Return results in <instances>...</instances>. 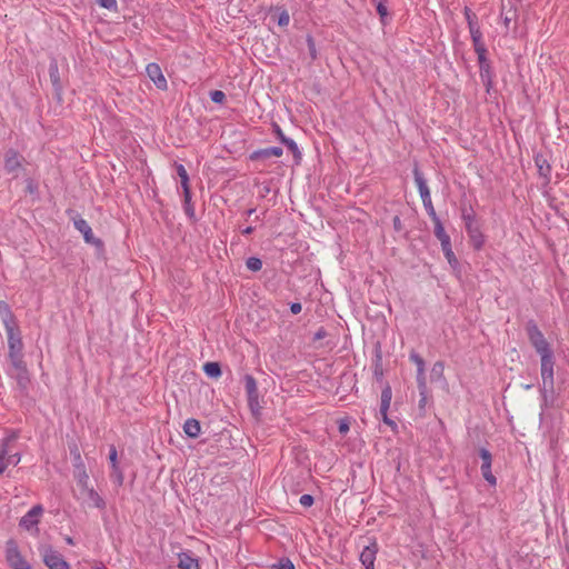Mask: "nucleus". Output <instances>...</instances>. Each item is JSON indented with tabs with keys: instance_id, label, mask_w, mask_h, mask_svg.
Returning a JSON list of instances; mask_svg holds the SVG:
<instances>
[{
	"instance_id": "nucleus-1",
	"label": "nucleus",
	"mask_w": 569,
	"mask_h": 569,
	"mask_svg": "<svg viewBox=\"0 0 569 569\" xmlns=\"http://www.w3.org/2000/svg\"><path fill=\"white\" fill-rule=\"evenodd\" d=\"M19 438L17 430H11L0 441V475L4 472L8 466L12 462L18 465L21 461L19 453H11V448Z\"/></svg>"
},
{
	"instance_id": "nucleus-2",
	"label": "nucleus",
	"mask_w": 569,
	"mask_h": 569,
	"mask_svg": "<svg viewBox=\"0 0 569 569\" xmlns=\"http://www.w3.org/2000/svg\"><path fill=\"white\" fill-rule=\"evenodd\" d=\"M527 336L529 341L535 347L536 351L540 356H551V350L549 348V343L545 339V336L538 328L537 323L533 320H529L526 325Z\"/></svg>"
},
{
	"instance_id": "nucleus-3",
	"label": "nucleus",
	"mask_w": 569,
	"mask_h": 569,
	"mask_svg": "<svg viewBox=\"0 0 569 569\" xmlns=\"http://www.w3.org/2000/svg\"><path fill=\"white\" fill-rule=\"evenodd\" d=\"M6 559L12 569H31L14 540H9L6 543Z\"/></svg>"
},
{
	"instance_id": "nucleus-4",
	"label": "nucleus",
	"mask_w": 569,
	"mask_h": 569,
	"mask_svg": "<svg viewBox=\"0 0 569 569\" xmlns=\"http://www.w3.org/2000/svg\"><path fill=\"white\" fill-rule=\"evenodd\" d=\"M42 513L43 508L40 505L34 506L21 518L20 527L28 531L32 529L38 531L37 525L39 523Z\"/></svg>"
},
{
	"instance_id": "nucleus-5",
	"label": "nucleus",
	"mask_w": 569,
	"mask_h": 569,
	"mask_svg": "<svg viewBox=\"0 0 569 569\" xmlns=\"http://www.w3.org/2000/svg\"><path fill=\"white\" fill-rule=\"evenodd\" d=\"M43 561L49 569H70V566L62 556L50 548L42 552Z\"/></svg>"
},
{
	"instance_id": "nucleus-6",
	"label": "nucleus",
	"mask_w": 569,
	"mask_h": 569,
	"mask_svg": "<svg viewBox=\"0 0 569 569\" xmlns=\"http://www.w3.org/2000/svg\"><path fill=\"white\" fill-rule=\"evenodd\" d=\"M79 499L86 502L88 507L103 509L106 506L103 499L92 487H86L84 490H80Z\"/></svg>"
},
{
	"instance_id": "nucleus-7",
	"label": "nucleus",
	"mask_w": 569,
	"mask_h": 569,
	"mask_svg": "<svg viewBox=\"0 0 569 569\" xmlns=\"http://www.w3.org/2000/svg\"><path fill=\"white\" fill-rule=\"evenodd\" d=\"M8 343L10 348V356H14L21 350L22 341L18 325L6 327Z\"/></svg>"
},
{
	"instance_id": "nucleus-8",
	"label": "nucleus",
	"mask_w": 569,
	"mask_h": 569,
	"mask_svg": "<svg viewBox=\"0 0 569 569\" xmlns=\"http://www.w3.org/2000/svg\"><path fill=\"white\" fill-rule=\"evenodd\" d=\"M480 457L482 459V465H481V473H482V477L491 485V486H496L497 483V479L496 477L493 476V473L491 472V453L482 448L480 449Z\"/></svg>"
},
{
	"instance_id": "nucleus-9",
	"label": "nucleus",
	"mask_w": 569,
	"mask_h": 569,
	"mask_svg": "<svg viewBox=\"0 0 569 569\" xmlns=\"http://www.w3.org/2000/svg\"><path fill=\"white\" fill-rule=\"evenodd\" d=\"M146 71H147V74L148 77L153 81V83L156 84V87L158 89H161V90H164L167 89V80L164 78V76L162 74V71H161V68L159 67V64L152 62V63H149L146 68Z\"/></svg>"
},
{
	"instance_id": "nucleus-10",
	"label": "nucleus",
	"mask_w": 569,
	"mask_h": 569,
	"mask_svg": "<svg viewBox=\"0 0 569 569\" xmlns=\"http://www.w3.org/2000/svg\"><path fill=\"white\" fill-rule=\"evenodd\" d=\"M74 228L82 233L87 243L99 244L101 241L93 236L92 229L83 218L73 220Z\"/></svg>"
},
{
	"instance_id": "nucleus-11",
	"label": "nucleus",
	"mask_w": 569,
	"mask_h": 569,
	"mask_svg": "<svg viewBox=\"0 0 569 569\" xmlns=\"http://www.w3.org/2000/svg\"><path fill=\"white\" fill-rule=\"evenodd\" d=\"M378 552V545L373 541L370 546L363 548L360 553V561L366 569H375V560Z\"/></svg>"
},
{
	"instance_id": "nucleus-12",
	"label": "nucleus",
	"mask_w": 569,
	"mask_h": 569,
	"mask_svg": "<svg viewBox=\"0 0 569 569\" xmlns=\"http://www.w3.org/2000/svg\"><path fill=\"white\" fill-rule=\"evenodd\" d=\"M23 158L18 151L9 149L4 156V168L8 172H14L22 166Z\"/></svg>"
},
{
	"instance_id": "nucleus-13",
	"label": "nucleus",
	"mask_w": 569,
	"mask_h": 569,
	"mask_svg": "<svg viewBox=\"0 0 569 569\" xmlns=\"http://www.w3.org/2000/svg\"><path fill=\"white\" fill-rule=\"evenodd\" d=\"M13 369H14V371L12 372V375L17 378L19 385L22 388H26L27 385L29 383V376L27 373V369L23 366V361L21 358L14 359Z\"/></svg>"
},
{
	"instance_id": "nucleus-14",
	"label": "nucleus",
	"mask_w": 569,
	"mask_h": 569,
	"mask_svg": "<svg viewBox=\"0 0 569 569\" xmlns=\"http://www.w3.org/2000/svg\"><path fill=\"white\" fill-rule=\"evenodd\" d=\"M283 153V150L282 148L280 147H269V148H264V149H259V150H256L253 151L251 154H250V159L251 160H260V159H268L270 157H281Z\"/></svg>"
},
{
	"instance_id": "nucleus-15",
	"label": "nucleus",
	"mask_w": 569,
	"mask_h": 569,
	"mask_svg": "<svg viewBox=\"0 0 569 569\" xmlns=\"http://www.w3.org/2000/svg\"><path fill=\"white\" fill-rule=\"evenodd\" d=\"M465 16L468 21L469 31L471 34L472 42L478 41L481 39L482 34L481 31L477 24V17L476 14L468 8L465 9Z\"/></svg>"
},
{
	"instance_id": "nucleus-16",
	"label": "nucleus",
	"mask_w": 569,
	"mask_h": 569,
	"mask_svg": "<svg viewBox=\"0 0 569 569\" xmlns=\"http://www.w3.org/2000/svg\"><path fill=\"white\" fill-rule=\"evenodd\" d=\"M466 230L470 238L471 244L473 246L475 249L479 250L483 246V242H485V237L480 230L479 224L478 223L475 226L469 224L468 228H466Z\"/></svg>"
},
{
	"instance_id": "nucleus-17",
	"label": "nucleus",
	"mask_w": 569,
	"mask_h": 569,
	"mask_svg": "<svg viewBox=\"0 0 569 569\" xmlns=\"http://www.w3.org/2000/svg\"><path fill=\"white\" fill-rule=\"evenodd\" d=\"M179 569H200L198 559L193 558L189 552L178 553Z\"/></svg>"
},
{
	"instance_id": "nucleus-18",
	"label": "nucleus",
	"mask_w": 569,
	"mask_h": 569,
	"mask_svg": "<svg viewBox=\"0 0 569 569\" xmlns=\"http://www.w3.org/2000/svg\"><path fill=\"white\" fill-rule=\"evenodd\" d=\"M0 318L4 325V328L17 323L16 317L12 313L10 306L6 301H0Z\"/></svg>"
},
{
	"instance_id": "nucleus-19",
	"label": "nucleus",
	"mask_w": 569,
	"mask_h": 569,
	"mask_svg": "<svg viewBox=\"0 0 569 569\" xmlns=\"http://www.w3.org/2000/svg\"><path fill=\"white\" fill-rule=\"evenodd\" d=\"M412 172H413L415 182H416V184L418 187L420 197L429 196L430 194V190H429V188L427 186V181L423 178V174L420 172L418 166H415Z\"/></svg>"
},
{
	"instance_id": "nucleus-20",
	"label": "nucleus",
	"mask_w": 569,
	"mask_h": 569,
	"mask_svg": "<svg viewBox=\"0 0 569 569\" xmlns=\"http://www.w3.org/2000/svg\"><path fill=\"white\" fill-rule=\"evenodd\" d=\"M49 76H50V80H51V83H52L54 90L57 92L61 91L62 86H61V81H60V72H59V67H58V63L56 60L51 61V63L49 66Z\"/></svg>"
},
{
	"instance_id": "nucleus-21",
	"label": "nucleus",
	"mask_w": 569,
	"mask_h": 569,
	"mask_svg": "<svg viewBox=\"0 0 569 569\" xmlns=\"http://www.w3.org/2000/svg\"><path fill=\"white\" fill-rule=\"evenodd\" d=\"M183 431L188 437L197 438L201 431L200 422L197 419L186 420Z\"/></svg>"
},
{
	"instance_id": "nucleus-22",
	"label": "nucleus",
	"mask_w": 569,
	"mask_h": 569,
	"mask_svg": "<svg viewBox=\"0 0 569 569\" xmlns=\"http://www.w3.org/2000/svg\"><path fill=\"white\" fill-rule=\"evenodd\" d=\"M535 163L538 168L539 174L546 179H549L551 173V166L549 164L548 160L542 156H537L535 158Z\"/></svg>"
},
{
	"instance_id": "nucleus-23",
	"label": "nucleus",
	"mask_w": 569,
	"mask_h": 569,
	"mask_svg": "<svg viewBox=\"0 0 569 569\" xmlns=\"http://www.w3.org/2000/svg\"><path fill=\"white\" fill-rule=\"evenodd\" d=\"M391 399H392V390H391V387L389 385H387L381 391L380 413L388 412V410L390 408Z\"/></svg>"
},
{
	"instance_id": "nucleus-24",
	"label": "nucleus",
	"mask_w": 569,
	"mask_h": 569,
	"mask_svg": "<svg viewBox=\"0 0 569 569\" xmlns=\"http://www.w3.org/2000/svg\"><path fill=\"white\" fill-rule=\"evenodd\" d=\"M432 222L435 224V236L440 241V243L443 244V243L450 242L451 241L450 237L446 232L445 227H443L441 220L437 219V220H433Z\"/></svg>"
},
{
	"instance_id": "nucleus-25",
	"label": "nucleus",
	"mask_w": 569,
	"mask_h": 569,
	"mask_svg": "<svg viewBox=\"0 0 569 569\" xmlns=\"http://www.w3.org/2000/svg\"><path fill=\"white\" fill-rule=\"evenodd\" d=\"M441 249H442V252H443L447 261L449 262V264L452 268H457L459 263H458V259L456 258L455 252L452 251L451 241L441 244Z\"/></svg>"
},
{
	"instance_id": "nucleus-26",
	"label": "nucleus",
	"mask_w": 569,
	"mask_h": 569,
	"mask_svg": "<svg viewBox=\"0 0 569 569\" xmlns=\"http://www.w3.org/2000/svg\"><path fill=\"white\" fill-rule=\"evenodd\" d=\"M373 3H375V7H376V10L380 17V21L382 24H386L387 23V18H388V8L386 6V1L385 0H372Z\"/></svg>"
},
{
	"instance_id": "nucleus-27",
	"label": "nucleus",
	"mask_w": 569,
	"mask_h": 569,
	"mask_svg": "<svg viewBox=\"0 0 569 569\" xmlns=\"http://www.w3.org/2000/svg\"><path fill=\"white\" fill-rule=\"evenodd\" d=\"M421 200H422L423 207H425L428 216L431 218V220L433 221V220L439 219V217L437 216V212L435 210L432 200H431V194L421 197Z\"/></svg>"
},
{
	"instance_id": "nucleus-28",
	"label": "nucleus",
	"mask_w": 569,
	"mask_h": 569,
	"mask_svg": "<svg viewBox=\"0 0 569 569\" xmlns=\"http://www.w3.org/2000/svg\"><path fill=\"white\" fill-rule=\"evenodd\" d=\"M541 375H542V378H543L545 381L547 379L552 381V362H551V358H542Z\"/></svg>"
},
{
	"instance_id": "nucleus-29",
	"label": "nucleus",
	"mask_w": 569,
	"mask_h": 569,
	"mask_svg": "<svg viewBox=\"0 0 569 569\" xmlns=\"http://www.w3.org/2000/svg\"><path fill=\"white\" fill-rule=\"evenodd\" d=\"M203 370L210 378H218L221 375V369L218 362H207L203 366Z\"/></svg>"
},
{
	"instance_id": "nucleus-30",
	"label": "nucleus",
	"mask_w": 569,
	"mask_h": 569,
	"mask_svg": "<svg viewBox=\"0 0 569 569\" xmlns=\"http://www.w3.org/2000/svg\"><path fill=\"white\" fill-rule=\"evenodd\" d=\"M462 220L465 222V227L468 228V226H475L477 224V221H476V213L475 211L470 208L469 210L463 208L462 209Z\"/></svg>"
},
{
	"instance_id": "nucleus-31",
	"label": "nucleus",
	"mask_w": 569,
	"mask_h": 569,
	"mask_svg": "<svg viewBox=\"0 0 569 569\" xmlns=\"http://www.w3.org/2000/svg\"><path fill=\"white\" fill-rule=\"evenodd\" d=\"M77 486L79 488V491L84 490L86 487H90L89 486V476L86 470H81L77 475Z\"/></svg>"
},
{
	"instance_id": "nucleus-32",
	"label": "nucleus",
	"mask_w": 569,
	"mask_h": 569,
	"mask_svg": "<svg viewBox=\"0 0 569 569\" xmlns=\"http://www.w3.org/2000/svg\"><path fill=\"white\" fill-rule=\"evenodd\" d=\"M246 266L251 271H259L262 268V261L257 257H250L246 261Z\"/></svg>"
},
{
	"instance_id": "nucleus-33",
	"label": "nucleus",
	"mask_w": 569,
	"mask_h": 569,
	"mask_svg": "<svg viewBox=\"0 0 569 569\" xmlns=\"http://www.w3.org/2000/svg\"><path fill=\"white\" fill-rule=\"evenodd\" d=\"M176 169L181 181V187L189 186V176L183 164H176Z\"/></svg>"
},
{
	"instance_id": "nucleus-34",
	"label": "nucleus",
	"mask_w": 569,
	"mask_h": 569,
	"mask_svg": "<svg viewBox=\"0 0 569 569\" xmlns=\"http://www.w3.org/2000/svg\"><path fill=\"white\" fill-rule=\"evenodd\" d=\"M306 41H307L310 59L312 61H315L318 57L315 39L312 38L311 34H308Z\"/></svg>"
},
{
	"instance_id": "nucleus-35",
	"label": "nucleus",
	"mask_w": 569,
	"mask_h": 569,
	"mask_svg": "<svg viewBox=\"0 0 569 569\" xmlns=\"http://www.w3.org/2000/svg\"><path fill=\"white\" fill-rule=\"evenodd\" d=\"M283 144L292 152L293 157L296 159H300L301 158V152L298 148V144L290 138H288Z\"/></svg>"
},
{
	"instance_id": "nucleus-36",
	"label": "nucleus",
	"mask_w": 569,
	"mask_h": 569,
	"mask_svg": "<svg viewBox=\"0 0 569 569\" xmlns=\"http://www.w3.org/2000/svg\"><path fill=\"white\" fill-rule=\"evenodd\" d=\"M210 99L214 103H220L221 104L226 100V94L221 90H213V91L210 92Z\"/></svg>"
},
{
	"instance_id": "nucleus-37",
	"label": "nucleus",
	"mask_w": 569,
	"mask_h": 569,
	"mask_svg": "<svg viewBox=\"0 0 569 569\" xmlns=\"http://www.w3.org/2000/svg\"><path fill=\"white\" fill-rule=\"evenodd\" d=\"M38 183L32 178L26 179V192L36 194L38 193Z\"/></svg>"
},
{
	"instance_id": "nucleus-38",
	"label": "nucleus",
	"mask_w": 569,
	"mask_h": 569,
	"mask_svg": "<svg viewBox=\"0 0 569 569\" xmlns=\"http://www.w3.org/2000/svg\"><path fill=\"white\" fill-rule=\"evenodd\" d=\"M274 569H295V566L289 559H281L277 565H273Z\"/></svg>"
},
{
	"instance_id": "nucleus-39",
	"label": "nucleus",
	"mask_w": 569,
	"mask_h": 569,
	"mask_svg": "<svg viewBox=\"0 0 569 569\" xmlns=\"http://www.w3.org/2000/svg\"><path fill=\"white\" fill-rule=\"evenodd\" d=\"M329 336H330V333L323 327H321L315 332L312 340H313V342H318Z\"/></svg>"
},
{
	"instance_id": "nucleus-40",
	"label": "nucleus",
	"mask_w": 569,
	"mask_h": 569,
	"mask_svg": "<svg viewBox=\"0 0 569 569\" xmlns=\"http://www.w3.org/2000/svg\"><path fill=\"white\" fill-rule=\"evenodd\" d=\"M290 22V16L287 10H283L278 18V24L280 27H287Z\"/></svg>"
},
{
	"instance_id": "nucleus-41",
	"label": "nucleus",
	"mask_w": 569,
	"mask_h": 569,
	"mask_svg": "<svg viewBox=\"0 0 569 569\" xmlns=\"http://www.w3.org/2000/svg\"><path fill=\"white\" fill-rule=\"evenodd\" d=\"M313 497L311 495H302L299 499L301 506L309 508L313 505Z\"/></svg>"
},
{
	"instance_id": "nucleus-42",
	"label": "nucleus",
	"mask_w": 569,
	"mask_h": 569,
	"mask_svg": "<svg viewBox=\"0 0 569 569\" xmlns=\"http://www.w3.org/2000/svg\"><path fill=\"white\" fill-rule=\"evenodd\" d=\"M98 3L106 9L116 10L117 9V0H98Z\"/></svg>"
},
{
	"instance_id": "nucleus-43",
	"label": "nucleus",
	"mask_w": 569,
	"mask_h": 569,
	"mask_svg": "<svg viewBox=\"0 0 569 569\" xmlns=\"http://www.w3.org/2000/svg\"><path fill=\"white\" fill-rule=\"evenodd\" d=\"M381 415V418H382V421L389 426L391 428L392 431L397 432V429H398V426L397 423L391 420L389 417H388V412L387 413H380Z\"/></svg>"
},
{
	"instance_id": "nucleus-44",
	"label": "nucleus",
	"mask_w": 569,
	"mask_h": 569,
	"mask_svg": "<svg viewBox=\"0 0 569 569\" xmlns=\"http://www.w3.org/2000/svg\"><path fill=\"white\" fill-rule=\"evenodd\" d=\"M473 46H475V51L478 56H485L487 53V50H486L481 39L478 41H473Z\"/></svg>"
},
{
	"instance_id": "nucleus-45",
	"label": "nucleus",
	"mask_w": 569,
	"mask_h": 569,
	"mask_svg": "<svg viewBox=\"0 0 569 569\" xmlns=\"http://www.w3.org/2000/svg\"><path fill=\"white\" fill-rule=\"evenodd\" d=\"M273 132L277 136V138L280 140L281 143H283L288 139L284 136L283 131L281 130L280 126L277 123H273Z\"/></svg>"
},
{
	"instance_id": "nucleus-46",
	"label": "nucleus",
	"mask_w": 569,
	"mask_h": 569,
	"mask_svg": "<svg viewBox=\"0 0 569 569\" xmlns=\"http://www.w3.org/2000/svg\"><path fill=\"white\" fill-rule=\"evenodd\" d=\"M338 429L340 433L346 435L350 429L349 421L346 419H341L339 421Z\"/></svg>"
},
{
	"instance_id": "nucleus-47",
	"label": "nucleus",
	"mask_w": 569,
	"mask_h": 569,
	"mask_svg": "<svg viewBox=\"0 0 569 569\" xmlns=\"http://www.w3.org/2000/svg\"><path fill=\"white\" fill-rule=\"evenodd\" d=\"M117 457H118L117 449L114 447H111L110 453H109V460H110L113 469H117V463H118Z\"/></svg>"
},
{
	"instance_id": "nucleus-48",
	"label": "nucleus",
	"mask_w": 569,
	"mask_h": 569,
	"mask_svg": "<svg viewBox=\"0 0 569 569\" xmlns=\"http://www.w3.org/2000/svg\"><path fill=\"white\" fill-rule=\"evenodd\" d=\"M480 77L482 80H487L488 84H490L491 77H490V64L489 63L485 64L483 76H480Z\"/></svg>"
},
{
	"instance_id": "nucleus-49",
	"label": "nucleus",
	"mask_w": 569,
	"mask_h": 569,
	"mask_svg": "<svg viewBox=\"0 0 569 569\" xmlns=\"http://www.w3.org/2000/svg\"><path fill=\"white\" fill-rule=\"evenodd\" d=\"M183 189V202L184 203H191V191H190V187L189 186H186V187H182Z\"/></svg>"
},
{
	"instance_id": "nucleus-50",
	"label": "nucleus",
	"mask_w": 569,
	"mask_h": 569,
	"mask_svg": "<svg viewBox=\"0 0 569 569\" xmlns=\"http://www.w3.org/2000/svg\"><path fill=\"white\" fill-rule=\"evenodd\" d=\"M478 61H479V68H480V76H483L485 64L489 63L487 58H486V54L485 56H478Z\"/></svg>"
},
{
	"instance_id": "nucleus-51",
	"label": "nucleus",
	"mask_w": 569,
	"mask_h": 569,
	"mask_svg": "<svg viewBox=\"0 0 569 569\" xmlns=\"http://www.w3.org/2000/svg\"><path fill=\"white\" fill-rule=\"evenodd\" d=\"M392 224H393V228H395L396 231H401L402 230L403 226H402L400 217L395 216L393 219H392Z\"/></svg>"
},
{
	"instance_id": "nucleus-52",
	"label": "nucleus",
	"mask_w": 569,
	"mask_h": 569,
	"mask_svg": "<svg viewBox=\"0 0 569 569\" xmlns=\"http://www.w3.org/2000/svg\"><path fill=\"white\" fill-rule=\"evenodd\" d=\"M302 310V306L300 302H292L290 305V311L293 313V315H298L300 313Z\"/></svg>"
},
{
	"instance_id": "nucleus-53",
	"label": "nucleus",
	"mask_w": 569,
	"mask_h": 569,
	"mask_svg": "<svg viewBox=\"0 0 569 569\" xmlns=\"http://www.w3.org/2000/svg\"><path fill=\"white\" fill-rule=\"evenodd\" d=\"M247 389L249 393L256 390V382L251 377H247Z\"/></svg>"
},
{
	"instance_id": "nucleus-54",
	"label": "nucleus",
	"mask_w": 569,
	"mask_h": 569,
	"mask_svg": "<svg viewBox=\"0 0 569 569\" xmlns=\"http://www.w3.org/2000/svg\"><path fill=\"white\" fill-rule=\"evenodd\" d=\"M184 211L190 218L194 217V208L192 203H184Z\"/></svg>"
},
{
	"instance_id": "nucleus-55",
	"label": "nucleus",
	"mask_w": 569,
	"mask_h": 569,
	"mask_svg": "<svg viewBox=\"0 0 569 569\" xmlns=\"http://www.w3.org/2000/svg\"><path fill=\"white\" fill-rule=\"evenodd\" d=\"M375 375L378 377V378H381L382 377V368L381 366L377 362L376 366H375Z\"/></svg>"
},
{
	"instance_id": "nucleus-56",
	"label": "nucleus",
	"mask_w": 569,
	"mask_h": 569,
	"mask_svg": "<svg viewBox=\"0 0 569 569\" xmlns=\"http://www.w3.org/2000/svg\"><path fill=\"white\" fill-rule=\"evenodd\" d=\"M253 231H254V228L249 226V227L244 228L241 232L243 234H251Z\"/></svg>"
},
{
	"instance_id": "nucleus-57",
	"label": "nucleus",
	"mask_w": 569,
	"mask_h": 569,
	"mask_svg": "<svg viewBox=\"0 0 569 569\" xmlns=\"http://www.w3.org/2000/svg\"><path fill=\"white\" fill-rule=\"evenodd\" d=\"M419 371H422V358H415Z\"/></svg>"
},
{
	"instance_id": "nucleus-58",
	"label": "nucleus",
	"mask_w": 569,
	"mask_h": 569,
	"mask_svg": "<svg viewBox=\"0 0 569 569\" xmlns=\"http://www.w3.org/2000/svg\"><path fill=\"white\" fill-rule=\"evenodd\" d=\"M256 209H249L246 213L248 217L252 216L254 213Z\"/></svg>"
},
{
	"instance_id": "nucleus-59",
	"label": "nucleus",
	"mask_w": 569,
	"mask_h": 569,
	"mask_svg": "<svg viewBox=\"0 0 569 569\" xmlns=\"http://www.w3.org/2000/svg\"><path fill=\"white\" fill-rule=\"evenodd\" d=\"M93 569H107L103 565H96Z\"/></svg>"
},
{
	"instance_id": "nucleus-60",
	"label": "nucleus",
	"mask_w": 569,
	"mask_h": 569,
	"mask_svg": "<svg viewBox=\"0 0 569 569\" xmlns=\"http://www.w3.org/2000/svg\"><path fill=\"white\" fill-rule=\"evenodd\" d=\"M67 542H68V543H70V545H72V543H73V541H72V539H71V538H68V539H67Z\"/></svg>"
},
{
	"instance_id": "nucleus-61",
	"label": "nucleus",
	"mask_w": 569,
	"mask_h": 569,
	"mask_svg": "<svg viewBox=\"0 0 569 569\" xmlns=\"http://www.w3.org/2000/svg\"><path fill=\"white\" fill-rule=\"evenodd\" d=\"M425 397L420 400V405L422 406V403H425Z\"/></svg>"
}]
</instances>
